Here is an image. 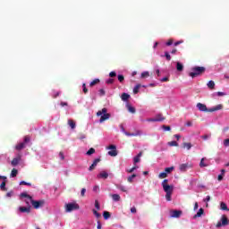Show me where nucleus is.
<instances>
[{
  "label": "nucleus",
  "instance_id": "nucleus-1",
  "mask_svg": "<svg viewBox=\"0 0 229 229\" xmlns=\"http://www.w3.org/2000/svg\"><path fill=\"white\" fill-rule=\"evenodd\" d=\"M205 71H207V68H205L204 66H194L191 69L189 76L190 78H198V76L205 74Z\"/></svg>",
  "mask_w": 229,
  "mask_h": 229
},
{
  "label": "nucleus",
  "instance_id": "nucleus-2",
  "mask_svg": "<svg viewBox=\"0 0 229 229\" xmlns=\"http://www.w3.org/2000/svg\"><path fill=\"white\" fill-rule=\"evenodd\" d=\"M108 110L106 108H102V110L97 112V116L100 117L99 123H105V121H108L110 119V114L106 113Z\"/></svg>",
  "mask_w": 229,
  "mask_h": 229
},
{
  "label": "nucleus",
  "instance_id": "nucleus-3",
  "mask_svg": "<svg viewBox=\"0 0 229 229\" xmlns=\"http://www.w3.org/2000/svg\"><path fill=\"white\" fill-rule=\"evenodd\" d=\"M72 210H80V205L77 203L65 204V212H72Z\"/></svg>",
  "mask_w": 229,
  "mask_h": 229
},
{
  "label": "nucleus",
  "instance_id": "nucleus-4",
  "mask_svg": "<svg viewBox=\"0 0 229 229\" xmlns=\"http://www.w3.org/2000/svg\"><path fill=\"white\" fill-rule=\"evenodd\" d=\"M229 225L228 218L226 216H223L221 218V222H218L216 224V228H221V226H227Z\"/></svg>",
  "mask_w": 229,
  "mask_h": 229
},
{
  "label": "nucleus",
  "instance_id": "nucleus-5",
  "mask_svg": "<svg viewBox=\"0 0 229 229\" xmlns=\"http://www.w3.org/2000/svg\"><path fill=\"white\" fill-rule=\"evenodd\" d=\"M107 149H112L108 151L109 157H117V147L115 145H110Z\"/></svg>",
  "mask_w": 229,
  "mask_h": 229
},
{
  "label": "nucleus",
  "instance_id": "nucleus-6",
  "mask_svg": "<svg viewBox=\"0 0 229 229\" xmlns=\"http://www.w3.org/2000/svg\"><path fill=\"white\" fill-rule=\"evenodd\" d=\"M182 214V210H172L170 212V217L178 218V217H181Z\"/></svg>",
  "mask_w": 229,
  "mask_h": 229
},
{
  "label": "nucleus",
  "instance_id": "nucleus-7",
  "mask_svg": "<svg viewBox=\"0 0 229 229\" xmlns=\"http://www.w3.org/2000/svg\"><path fill=\"white\" fill-rule=\"evenodd\" d=\"M163 187V191L168 194V193H173V191L174 190V186L173 185H169V184H166V185H164L162 186Z\"/></svg>",
  "mask_w": 229,
  "mask_h": 229
},
{
  "label": "nucleus",
  "instance_id": "nucleus-8",
  "mask_svg": "<svg viewBox=\"0 0 229 229\" xmlns=\"http://www.w3.org/2000/svg\"><path fill=\"white\" fill-rule=\"evenodd\" d=\"M32 207H34V208H40V207H44V200H33Z\"/></svg>",
  "mask_w": 229,
  "mask_h": 229
},
{
  "label": "nucleus",
  "instance_id": "nucleus-9",
  "mask_svg": "<svg viewBox=\"0 0 229 229\" xmlns=\"http://www.w3.org/2000/svg\"><path fill=\"white\" fill-rule=\"evenodd\" d=\"M197 108L199 110V112H208V108H207L205 104L198 103Z\"/></svg>",
  "mask_w": 229,
  "mask_h": 229
},
{
  "label": "nucleus",
  "instance_id": "nucleus-10",
  "mask_svg": "<svg viewBox=\"0 0 229 229\" xmlns=\"http://www.w3.org/2000/svg\"><path fill=\"white\" fill-rule=\"evenodd\" d=\"M97 178L101 179L102 180H106V178H108V174L106 173V171H101L98 175Z\"/></svg>",
  "mask_w": 229,
  "mask_h": 229
},
{
  "label": "nucleus",
  "instance_id": "nucleus-11",
  "mask_svg": "<svg viewBox=\"0 0 229 229\" xmlns=\"http://www.w3.org/2000/svg\"><path fill=\"white\" fill-rule=\"evenodd\" d=\"M219 110H223V105L219 104L216 106H213L211 108L208 109V112H217Z\"/></svg>",
  "mask_w": 229,
  "mask_h": 229
},
{
  "label": "nucleus",
  "instance_id": "nucleus-12",
  "mask_svg": "<svg viewBox=\"0 0 229 229\" xmlns=\"http://www.w3.org/2000/svg\"><path fill=\"white\" fill-rule=\"evenodd\" d=\"M20 212H22L23 214H30L31 212V208L30 207H20L19 208Z\"/></svg>",
  "mask_w": 229,
  "mask_h": 229
},
{
  "label": "nucleus",
  "instance_id": "nucleus-13",
  "mask_svg": "<svg viewBox=\"0 0 229 229\" xmlns=\"http://www.w3.org/2000/svg\"><path fill=\"white\" fill-rule=\"evenodd\" d=\"M100 161L101 159L96 158L93 164L89 166V171H94V168L96 167V165H98V164H99Z\"/></svg>",
  "mask_w": 229,
  "mask_h": 229
},
{
  "label": "nucleus",
  "instance_id": "nucleus-14",
  "mask_svg": "<svg viewBox=\"0 0 229 229\" xmlns=\"http://www.w3.org/2000/svg\"><path fill=\"white\" fill-rule=\"evenodd\" d=\"M21 162V156H19L18 157H15L12 160L11 164L13 167H15V165H19V163Z\"/></svg>",
  "mask_w": 229,
  "mask_h": 229
},
{
  "label": "nucleus",
  "instance_id": "nucleus-15",
  "mask_svg": "<svg viewBox=\"0 0 229 229\" xmlns=\"http://www.w3.org/2000/svg\"><path fill=\"white\" fill-rule=\"evenodd\" d=\"M154 119H156V123H162V121H165V117L162 116L161 114H157Z\"/></svg>",
  "mask_w": 229,
  "mask_h": 229
},
{
  "label": "nucleus",
  "instance_id": "nucleus-16",
  "mask_svg": "<svg viewBox=\"0 0 229 229\" xmlns=\"http://www.w3.org/2000/svg\"><path fill=\"white\" fill-rule=\"evenodd\" d=\"M205 214V210L203 208H199L196 215H194L193 219H196L197 217H201V216Z\"/></svg>",
  "mask_w": 229,
  "mask_h": 229
},
{
  "label": "nucleus",
  "instance_id": "nucleus-17",
  "mask_svg": "<svg viewBox=\"0 0 229 229\" xmlns=\"http://www.w3.org/2000/svg\"><path fill=\"white\" fill-rule=\"evenodd\" d=\"M140 157H142V152H140L136 157H133V164H139V162H140Z\"/></svg>",
  "mask_w": 229,
  "mask_h": 229
},
{
  "label": "nucleus",
  "instance_id": "nucleus-18",
  "mask_svg": "<svg viewBox=\"0 0 229 229\" xmlns=\"http://www.w3.org/2000/svg\"><path fill=\"white\" fill-rule=\"evenodd\" d=\"M182 148L184 149H187V151H190V149H191V148H192V144L189 143V142H183L182 143Z\"/></svg>",
  "mask_w": 229,
  "mask_h": 229
},
{
  "label": "nucleus",
  "instance_id": "nucleus-19",
  "mask_svg": "<svg viewBox=\"0 0 229 229\" xmlns=\"http://www.w3.org/2000/svg\"><path fill=\"white\" fill-rule=\"evenodd\" d=\"M126 108L131 114H135L136 112L135 107L131 106L130 104H126Z\"/></svg>",
  "mask_w": 229,
  "mask_h": 229
},
{
  "label": "nucleus",
  "instance_id": "nucleus-20",
  "mask_svg": "<svg viewBox=\"0 0 229 229\" xmlns=\"http://www.w3.org/2000/svg\"><path fill=\"white\" fill-rule=\"evenodd\" d=\"M179 169L182 172H185V171H187V169H189V165L188 164H182V165H180Z\"/></svg>",
  "mask_w": 229,
  "mask_h": 229
},
{
  "label": "nucleus",
  "instance_id": "nucleus-21",
  "mask_svg": "<svg viewBox=\"0 0 229 229\" xmlns=\"http://www.w3.org/2000/svg\"><path fill=\"white\" fill-rule=\"evenodd\" d=\"M68 125L72 130H74L76 128V123L72 119L68 120Z\"/></svg>",
  "mask_w": 229,
  "mask_h": 229
},
{
  "label": "nucleus",
  "instance_id": "nucleus-22",
  "mask_svg": "<svg viewBox=\"0 0 229 229\" xmlns=\"http://www.w3.org/2000/svg\"><path fill=\"white\" fill-rule=\"evenodd\" d=\"M122 101H128L130 99V94L128 93H123L121 96Z\"/></svg>",
  "mask_w": 229,
  "mask_h": 229
},
{
  "label": "nucleus",
  "instance_id": "nucleus-23",
  "mask_svg": "<svg viewBox=\"0 0 229 229\" xmlns=\"http://www.w3.org/2000/svg\"><path fill=\"white\" fill-rule=\"evenodd\" d=\"M26 144L25 143H20L18 145L15 146V149H17V151H21V149H24Z\"/></svg>",
  "mask_w": 229,
  "mask_h": 229
},
{
  "label": "nucleus",
  "instance_id": "nucleus-24",
  "mask_svg": "<svg viewBox=\"0 0 229 229\" xmlns=\"http://www.w3.org/2000/svg\"><path fill=\"white\" fill-rule=\"evenodd\" d=\"M111 198L114 201H121V196L119 194H112Z\"/></svg>",
  "mask_w": 229,
  "mask_h": 229
},
{
  "label": "nucleus",
  "instance_id": "nucleus-25",
  "mask_svg": "<svg viewBox=\"0 0 229 229\" xmlns=\"http://www.w3.org/2000/svg\"><path fill=\"white\" fill-rule=\"evenodd\" d=\"M116 188L119 191H122V192H128V188H126V186H123V185H116Z\"/></svg>",
  "mask_w": 229,
  "mask_h": 229
},
{
  "label": "nucleus",
  "instance_id": "nucleus-26",
  "mask_svg": "<svg viewBox=\"0 0 229 229\" xmlns=\"http://www.w3.org/2000/svg\"><path fill=\"white\" fill-rule=\"evenodd\" d=\"M176 69H177V71H179V72H182V71H183V64H182V63H180V62H177Z\"/></svg>",
  "mask_w": 229,
  "mask_h": 229
},
{
  "label": "nucleus",
  "instance_id": "nucleus-27",
  "mask_svg": "<svg viewBox=\"0 0 229 229\" xmlns=\"http://www.w3.org/2000/svg\"><path fill=\"white\" fill-rule=\"evenodd\" d=\"M199 167H208V164L205 163V157L201 158Z\"/></svg>",
  "mask_w": 229,
  "mask_h": 229
},
{
  "label": "nucleus",
  "instance_id": "nucleus-28",
  "mask_svg": "<svg viewBox=\"0 0 229 229\" xmlns=\"http://www.w3.org/2000/svg\"><path fill=\"white\" fill-rule=\"evenodd\" d=\"M140 78L142 80H144L146 78H149V72H141Z\"/></svg>",
  "mask_w": 229,
  "mask_h": 229
},
{
  "label": "nucleus",
  "instance_id": "nucleus-29",
  "mask_svg": "<svg viewBox=\"0 0 229 229\" xmlns=\"http://www.w3.org/2000/svg\"><path fill=\"white\" fill-rule=\"evenodd\" d=\"M25 203L26 205H30L33 203V198H31V196H29L27 199H25Z\"/></svg>",
  "mask_w": 229,
  "mask_h": 229
},
{
  "label": "nucleus",
  "instance_id": "nucleus-30",
  "mask_svg": "<svg viewBox=\"0 0 229 229\" xmlns=\"http://www.w3.org/2000/svg\"><path fill=\"white\" fill-rule=\"evenodd\" d=\"M123 133H124V135H126L127 137H137L138 135H140L139 132H137V133H130V132H128V131H125Z\"/></svg>",
  "mask_w": 229,
  "mask_h": 229
},
{
  "label": "nucleus",
  "instance_id": "nucleus-31",
  "mask_svg": "<svg viewBox=\"0 0 229 229\" xmlns=\"http://www.w3.org/2000/svg\"><path fill=\"white\" fill-rule=\"evenodd\" d=\"M220 208H221V210L228 211V206H226V204L225 202H221Z\"/></svg>",
  "mask_w": 229,
  "mask_h": 229
},
{
  "label": "nucleus",
  "instance_id": "nucleus-32",
  "mask_svg": "<svg viewBox=\"0 0 229 229\" xmlns=\"http://www.w3.org/2000/svg\"><path fill=\"white\" fill-rule=\"evenodd\" d=\"M94 153H96V149L94 148H91L87 151L86 155L90 157V155H94Z\"/></svg>",
  "mask_w": 229,
  "mask_h": 229
},
{
  "label": "nucleus",
  "instance_id": "nucleus-33",
  "mask_svg": "<svg viewBox=\"0 0 229 229\" xmlns=\"http://www.w3.org/2000/svg\"><path fill=\"white\" fill-rule=\"evenodd\" d=\"M133 178H137V174H133L132 175H131L127 178V181L129 182V183L133 182Z\"/></svg>",
  "mask_w": 229,
  "mask_h": 229
},
{
  "label": "nucleus",
  "instance_id": "nucleus-34",
  "mask_svg": "<svg viewBox=\"0 0 229 229\" xmlns=\"http://www.w3.org/2000/svg\"><path fill=\"white\" fill-rule=\"evenodd\" d=\"M172 171H174V166H171V167H166L165 168V173L166 174H169V173H171Z\"/></svg>",
  "mask_w": 229,
  "mask_h": 229
},
{
  "label": "nucleus",
  "instance_id": "nucleus-35",
  "mask_svg": "<svg viewBox=\"0 0 229 229\" xmlns=\"http://www.w3.org/2000/svg\"><path fill=\"white\" fill-rule=\"evenodd\" d=\"M208 89H214V87H216V83L214 82V81H209L208 82Z\"/></svg>",
  "mask_w": 229,
  "mask_h": 229
},
{
  "label": "nucleus",
  "instance_id": "nucleus-36",
  "mask_svg": "<svg viewBox=\"0 0 229 229\" xmlns=\"http://www.w3.org/2000/svg\"><path fill=\"white\" fill-rule=\"evenodd\" d=\"M139 89H140V84H137L133 89V94H139Z\"/></svg>",
  "mask_w": 229,
  "mask_h": 229
},
{
  "label": "nucleus",
  "instance_id": "nucleus-37",
  "mask_svg": "<svg viewBox=\"0 0 229 229\" xmlns=\"http://www.w3.org/2000/svg\"><path fill=\"white\" fill-rule=\"evenodd\" d=\"M17 173H18L17 169L13 168L11 172V177L15 178V176H17Z\"/></svg>",
  "mask_w": 229,
  "mask_h": 229
},
{
  "label": "nucleus",
  "instance_id": "nucleus-38",
  "mask_svg": "<svg viewBox=\"0 0 229 229\" xmlns=\"http://www.w3.org/2000/svg\"><path fill=\"white\" fill-rule=\"evenodd\" d=\"M103 216L104 219H110V213L108 211H104Z\"/></svg>",
  "mask_w": 229,
  "mask_h": 229
},
{
  "label": "nucleus",
  "instance_id": "nucleus-39",
  "mask_svg": "<svg viewBox=\"0 0 229 229\" xmlns=\"http://www.w3.org/2000/svg\"><path fill=\"white\" fill-rule=\"evenodd\" d=\"M0 189L1 191H6V182H2V183L0 184Z\"/></svg>",
  "mask_w": 229,
  "mask_h": 229
},
{
  "label": "nucleus",
  "instance_id": "nucleus-40",
  "mask_svg": "<svg viewBox=\"0 0 229 229\" xmlns=\"http://www.w3.org/2000/svg\"><path fill=\"white\" fill-rule=\"evenodd\" d=\"M92 212H93L95 217H97V218L101 217V214H99V213L98 212V210L93 209Z\"/></svg>",
  "mask_w": 229,
  "mask_h": 229
},
{
  "label": "nucleus",
  "instance_id": "nucleus-41",
  "mask_svg": "<svg viewBox=\"0 0 229 229\" xmlns=\"http://www.w3.org/2000/svg\"><path fill=\"white\" fill-rule=\"evenodd\" d=\"M158 178H167V174L165 172L160 173Z\"/></svg>",
  "mask_w": 229,
  "mask_h": 229
},
{
  "label": "nucleus",
  "instance_id": "nucleus-42",
  "mask_svg": "<svg viewBox=\"0 0 229 229\" xmlns=\"http://www.w3.org/2000/svg\"><path fill=\"white\" fill-rule=\"evenodd\" d=\"M96 83H99V79H95L93 81H91L89 83V86L94 87V85H96Z\"/></svg>",
  "mask_w": 229,
  "mask_h": 229
},
{
  "label": "nucleus",
  "instance_id": "nucleus-43",
  "mask_svg": "<svg viewBox=\"0 0 229 229\" xmlns=\"http://www.w3.org/2000/svg\"><path fill=\"white\" fill-rule=\"evenodd\" d=\"M210 137H212V135L206 134V135L201 136V139H203V140H208V139H210Z\"/></svg>",
  "mask_w": 229,
  "mask_h": 229
},
{
  "label": "nucleus",
  "instance_id": "nucleus-44",
  "mask_svg": "<svg viewBox=\"0 0 229 229\" xmlns=\"http://www.w3.org/2000/svg\"><path fill=\"white\" fill-rule=\"evenodd\" d=\"M78 139H80V140H83L84 139H87V135L80 133Z\"/></svg>",
  "mask_w": 229,
  "mask_h": 229
},
{
  "label": "nucleus",
  "instance_id": "nucleus-45",
  "mask_svg": "<svg viewBox=\"0 0 229 229\" xmlns=\"http://www.w3.org/2000/svg\"><path fill=\"white\" fill-rule=\"evenodd\" d=\"M168 146L178 147V142H176V141H170V142H168Z\"/></svg>",
  "mask_w": 229,
  "mask_h": 229
},
{
  "label": "nucleus",
  "instance_id": "nucleus-46",
  "mask_svg": "<svg viewBox=\"0 0 229 229\" xmlns=\"http://www.w3.org/2000/svg\"><path fill=\"white\" fill-rule=\"evenodd\" d=\"M162 128H163L164 131H171L170 126L163 125Z\"/></svg>",
  "mask_w": 229,
  "mask_h": 229
},
{
  "label": "nucleus",
  "instance_id": "nucleus-47",
  "mask_svg": "<svg viewBox=\"0 0 229 229\" xmlns=\"http://www.w3.org/2000/svg\"><path fill=\"white\" fill-rule=\"evenodd\" d=\"M172 194H173V193H166V194H165V199H166V201H171V199H171Z\"/></svg>",
  "mask_w": 229,
  "mask_h": 229
},
{
  "label": "nucleus",
  "instance_id": "nucleus-48",
  "mask_svg": "<svg viewBox=\"0 0 229 229\" xmlns=\"http://www.w3.org/2000/svg\"><path fill=\"white\" fill-rule=\"evenodd\" d=\"M95 208H97L98 210H100L101 206H99V201L95 200Z\"/></svg>",
  "mask_w": 229,
  "mask_h": 229
},
{
  "label": "nucleus",
  "instance_id": "nucleus-49",
  "mask_svg": "<svg viewBox=\"0 0 229 229\" xmlns=\"http://www.w3.org/2000/svg\"><path fill=\"white\" fill-rule=\"evenodd\" d=\"M20 185H28L29 187H31V183H30V182H25V181H21V182H20Z\"/></svg>",
  "mask_w": 229,
  "mask_h": 229
},
{
  "label": "nucleus",
  "instance_id": "nucleus-50",
  "mask_svg": "<svg viewBox=\"0 0 229 229\" xmlns=\"http://www.w3.org/2000/svg\"><path fill=\"white\" fill-rule=\"evenodd\" d=\"M224 146H225V148H229V139H225L224 140Z\"/></svg>",
  "mask_w": 229,
  "mask_h": 229
},
{
  "label": "nucleus",
  "instance_id": "nucleus-51",
  "mask_svg": "<svg viewBox=\"0 0 229 229\" xmlns=\"http://www.w3.org/2000/svg\"><path fill=\"white\" fill-rule=\"evenodd\" d=\"M82 88L84 94H87L89 92V89H87V85L85 83L82 84Z\"/></svg>",
  "mask_w": 229,
  "mask_h": 229
},
{
  "label": "nucleus",
  "instance_id": "nucleus-52",
  "mask_svg": "<svg viewBox=\"0 0 229 229\" xmlns=\"http://www.w3.org/2000/svg\"><path fill=\"white\" fill-rule=\"evenodd\" d=\"M165 56L166 58V60H168V62L171 61V55H169L168 52L165 53Z\"/></svg>",
  "mask_w": 229,
  "mask_h": 229
},
{
  "label": "nucleus",
  "instance_id": "nucleus-53",
  "mask_svg": "<svg viewBox=\"0 0 229 229\" xmlns=\"http://www.w3.org/2000/svg\"><path fill=\"white\" fill-rule=\"evenodd\" d=\"M139 167L138 166H133L130 170H127V173H133V171H136Z\"/></svg>",
  "mask_w": 229,
  "mask_h": 229
},
{
  "label": "nucleus",
  "instance_id": "nucleus-54",
  "mask_svg": "<svg viewBox=\"0 0 229 229\" xmlns=\"http://www.w3.org/2000/svg\"><path fill=\"white\" fill-rule=\"evenodd\" d=\"M59 158H60L61 160H65V156H64V152H60V153H59Z\"/></svg>",
  "mask_w": 229,
  "mask_h": 229
},
{
  "label": "nucleus",
  "instance_id": "nucleus-55",
  "mask_svg": "<svg viewBox=\"0 0 229 229\" xmlns=\"http://www.w3.org/2000/svg\"><path fill=\"white\" fill-rule=\"evenodd\" d=\"M87 192V189L85 188H82L81 191V196H85V193Z\"/></svg>",
  "mask_w": 229,
  "mask_h": 229
},
{
  "label": "nucleus",
  "instance_id": "nucleus-56",
  "mask_svg": "<svg viewBox=\"0 0 229 229\" xmlns=\"http://www.w3.org/2000/svg\"><path fill=\"white\" fill-rule=\"evenodd\" d=\"M21 198H28V197H30V195H28V193H26V192H22V193H21Z\"/></svg>",
  "mask_w": 229,
  "mask_h": 229
},
{
  "label": "nucleus",
  "instance_id": "nucleus-57",
  "mask_svg": "<svg viewBox=\"0 0 229 229\" xmlns=\"http://www.w3.org/2000/svg\"><path fill=\"white\" fill-rule=\"evenodd\" d=\"M109 76H110V78H115V76H117V73H115V72H111L109 73Z\"/></svg>",
  "mask_w": 229,
  "mask_h": 229
},
{
  "label": "nucleus",
  "instance_id": "nucleus-58",
  "mask_svg": "<svg viewBox=\"0 0 229 229\" xmlns=\"http://www.w3.org/2000/svg\"><path fill=\"white\" fill-rule=\"evenodd\" d=\"M106 83H107V85H112V83H114V79H108L106 81Z\"/></svg>",
  "mask_w": 229,
  "mask_h": 229
},
{
  "label": "nucleus",
  "instance_id": "nucleus-59",
  "mask_svg": "<svg viewBox=\"0 0 229 229\" xmlns=\"http://www.w3.org/2000/svg\"><path fill=\"white\" fill-rule=\"evenodd\" d=\"M118 81H119L120 82L124 81V76H123V75H118Z\"/></svg>",
  "mask_w": 229,
  "mask_h": 229
},
{
  "label": "nucleus",
  "instance_id": "nucleus-60",
  "mask_svg": "<svg viewBox=\"0 0 229 229\" xmlns=\"http://www.w3.org/2000/svg\"><path fill=\"white\" fill-rule=\"evenodd\" d=\"M120 130L122 131V133H124L126 131V130H124V125L120 124Z\"/></svg>",
  "mask_w": 229,
  "mask_h": 229
},
{
  "label": "nucleus",
  "instance_id": "nucleus-61",
  "mask_svg": "<svg viewBox=\"0 0 229 229\" xmlns=\"http://www.w3.org/2000/svg\"><path fill=\"white\" fill-rule=\"evenodd\" d=\"M167 182H169V180L165 179V180L162 182V183H161L162 187H164V185H168V184H167Z\"/></svg>",
  "mask_w": 229,
  "mask_h": 229
},
{
  "label": "nucleus",
  "instance_id": "nucleus-62",
  "mask_svg": "<svg viewBox=\"0 0 229 229\" xmlns=\"http://www.w3.org/2000/svg\"><path fill=\"white\" fill-rule=\"evenodd\" d=\"M216 96H219V97H221V96H226V93L218 91V92H216Z\"/></svg>",
  "mask_w": 229,
  "mask_h": 229
},
{
  "label": "nucleus",
  "instance_id": "nucleus-63",
  "mask_svg": "<svg viewBox=\"0 0 229 229\" xmlns=\"http://www.w3.org/2000/svg\"><path fill=\"white\" fill-rule=\"evenodd\" d=\"M166 46H173V39L166 42Z\"/></svg>",
  "mask_w": 229,
  "mask_h": 229
},
{
  "label": "nucleus",
  "instance_id": "nucleus-64",
  "mask_svg": "<svg viewBox=\"0 0 229 229\" xmlns=\"http://www.w3.org/2000/svg\"><path fill=\"white\" fill-rule=\"evenodd\" d=\"M97 225V229H101V222L98 221Z\"/></svg>",
  "mask_w": 229,
  "mask_h": 229
}]
</instances>
